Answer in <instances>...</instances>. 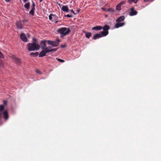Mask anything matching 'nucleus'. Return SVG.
<instances>
[{"instance_id": "f257e3e1", "label": "nucleus", "mask_w": 161, "mask_h": 161, "mask_svg": "<svg viewBox=\"0 0 161 161\" xmlns=\"http://www.w3.org/2000/svg\"><path fill=\"white\" fill-rule=\"evenodd\" d=\"M57 32L61 34L60 37L63 38L65 36L68 35L70 32V30L69 28H67L66 27H62L58 29L57 31Z\"/></svg>"}, {"instance_id": "f03ea898", "label": "nucleus", "mask_w": 161, "mask_h": 161, "mask_svg": "<svg viewBox=\"0 0 161 161\" xmlns=\"http://www.w3.org/2000/svg\"><path fill=\"white\" fill-rule=\"evenodd\" d=\"M28 50L29 51L38 50L40 48V46L36 42L29 43L27 45Z\"/></svg>"}, {"instance_id": "7ed1b4c3", "label": "nucleus", "mask_w": 161, "mask_h": 161, "mask_svg": "<svg viewBox=\"0 0 161 161\" xmlns=\"http://www.w3.org/2000/svg\"><path fill=\"white\" fill-rule=\"evenodd\" d=\"M125 19V17L124 16H120L118 19L116 20V22L117 23L115 25L114 27L115 28H117L120 27H121L125 25L124 22L120 23V22L123 21Z\"/></svg>"}, {"instance_id": "20e7f679", "label": "nucleus", "mask_w": 161, "mask_h": 161, "mask_svg": "<svg viewBox=\"0 0 161 161\" xmlns=\"http://www.w3.org/2000/svg\"><path fill=\"white\" fill-rule=\"evenodd\" d=\"M4 107L3 105H0V120L1 119L2 116H3L5 120H7L8 118V112L5 110L3 112L4 110Z\"/></svg>"}, {"instance_id": "39448f33", "label": "nucleus", "mask_w": 161, "mask_h": 161, "mask_svg": "<svg viewBox=\"0 0 161 161\" xmlns=\"http://www.w3.org/2000/svg\"><path fill=\"white\" fill-rule=\"evenodd\" d=\"M103 31L101 32V35L102 37L105 36H106L108 33V30L110 29L109 26L107 25H105L102 28Z\"/></svg>"}, {"instance_id": "423d86ee", "label": "nucleus", "mask_w": 161, "mask_h": 161, "mask_svg": "<svg viewBox=\"0 0 161 161\" xmlns=\"http://www.w3.org/2000/svg\"><path fill=\"white\" fill-rule=\"evenodd\" d=\"M60 42V41L58 39H57L56 41H53L51 40L47 41V42L48 44L52 45L53 47H57L59 43Z\"/></svg>"}, {"instance_id": "0eeeda50", "label": "nucleus", "mask_w": 161, "mask_h": 161, "mask_svg": "<svg viewBox=\"0 0 161 161\" xmlns=\"http://www.w3.org/2000/svg\"><path fill=\"white\" fill-rule=\"evenodd\" d=\"M49 18L50 20L55 23H57L59 22L57 20L58 18V17L56 15L51 14L49 16Z\"/></svg>"}, {"instance_id": "6e6552de", "label": "nucleus", "mask_w": 161, "mask_h": 161, "mask_svg": "<svg viewBox=\"0 0 161 161\" xmlns=\"http://www.w3.org/2000/svg\"><path fill=\"white\" fill-rule=\"evenodd\" d=\"M24 21H22L21 20H19L16 22L15 24L17 28L19 29H21L23 28V26L22 24V22H23Z\"/></svg>"}, {"instance_id": "1a4fd4ad", "label": "nucleus", "mask_w": 161, "mask_h": 161, "mask_svg": "<svg viewBox=\"0 0 161 161\" xmlns=\"http://www.w3.org/2000/svg\"><path fill=\"white\" fill-rule=\"evenodd\" d=\"M44 50L46 51V52L47 53L52 52V51L55 52L57 50V49L56 48H52V47L51 46H48L46 47Z\"/></svg>"}, {"instance_id": "9d476101", "label": "nucleus", "mask_w": 161, "mask_h": 161, "mask_svg": "<svg viewBox=\"0 0 161 161\" xmlns=\"http://www.w3.org/2000/svg\"><path fill=\"white\" fill-rule=\"evenodd\" d=\"M20 38L21 40L24 42H26L27 41L26 35L24 33H22L20 34Z\"/></svg>"}, {"instance_id": "9b49d317", "label": "nucleus", "mask_w": 161, "mask_h": 161, "mask_svg": "<svg viewBox=\"0 0 161 161\" xmlns=\"http://www.w3.org/2000/svg\"><path fill=\"white\" fill-rule=\"evenodd\" d=\"M47 42V41L43 40L41 41L40 42V45L42 49L44 50L46 47V42Z\"/></svg>"}, {"instance_id": "f8f14e48", "label": "nucleus", "mask_w": 161, "mask_h": 161, "mask_svg": "<svg viewBox=\"0 0 161 161\" xmlns=\"http://www.w3.org/2000/svg\"><path fill=\"white\" fill-rule=\"evenodd\" d=\"M130 13L129 14L131 16H134L136 15L137 14V12L134 9V8H131L130 9Z\"/></svg>"}, {"instance_id": "ddd939ff", "label": "nucleus", "mask_w": 161, "mask_h": 161, "mask_svg": "<svg viewBox=\"0 0 161 161\" xmlns=\"http://www.w3.org/2000/svg\"><path fill=\"white\" fill-rule=\"evenodd\" d=\"M47 53L46 52V51L45 50L43 49L39 54V56L40 57H43L45 56L46 54Z\"/></svg>"}, {"instance_id": "4468645a", "label": "nucleus", "mask_w": 161, "mask_h": 161, "mask_svg": "<svg viewBox=\"0 0 161 161\" xmlns=\"http://www.w3.org/2000/svg\"><path fill=\"white\" fill-rule=\"evenodd\" d=\"M61 9L63 11L68 12L69 11L68 7L67 5L63 6L61 8Z\"/></svg>"}, {"instance_id": "2eb2a0df", "label": "nucleus", "mask_w": 161, "mask_h": 161, "mask_svg": "<svg viewBox=\"0 0 161 161\" xmlns=\"http://www.w3.org/2000/svg\"><path fill=\"white\" fill-rule=\"evenodd\" d=\"M103 27L101 26H97L95 27H93L92 28V30H95L96 31L100 30L102 29Z\"/></svg>"}, {"instance_id": "dca6fc26", "label": "nucleus", "mask_w": 161, "mask_h": 161, "mask_svg": "<svg viewBox=\"0 0 161 161\" xmlns=\"http://www.w3.org/2000/svg\"><path fill=\"white\" fill-rule=\"evenodd\" d=\"M101 37L102 36L101 35V34H96L94 35V37L92 38V39L94 40H96Z\"/></svg>"}, {"instance_id": "f3484780", "label": "nucleus", "mask_w": 161, "mask_h": 161, "mask_svg": "<svg viewBox=\"0 0 161 161\" xmlns=\"http://www.w3.org/2000/svg\"><path fill=\"white\" fill-rule=\"evenodd\" d=\"M24 7L25 8L27 9H29L30 7V3H25L24 5Z\"/></svg>"}, {"instance_id": "a211bd4d", "label": "nucleus", "mask_w": 161, "mask_h": 161, "mask_svg": "<svg viewBox=\"0 0 161 161\" xmlns=\"http://www.w3.org/2000/svg\"><path fill=\"white\" fill-rule=\"evenodd\" d=\"M138 1V0H136V1L135 0H128V2L130 4L132 3L133 2H134L135 3H136Z\"/></svg>"}, {"instance_id": "6ab92c4d", "label": "nucleus", "mask_w": 161, "mask_h": 161, "mask_svg": "<svg viewBox=\"0 0 161 161\" xmlns=\"http://www.w3.org/2000/svg\"><path fill=\"white\" fill-rule=\"evenodd\" d=\"M121 5L119 3L116 6V9L117 10L119 11L121 9Z\"/></svg>"}, {"instance_id": "aec40b11", "label": "nucleus", "mask_w": 161, "mask_h": 161, "mask_svg": "<svg viewBox=\"0 0 161 161\" xmlns=\"http://www.w3.org/2000/svg\"><path fill=\"white\" fill-rule=\"evenodd\" d=\"M39 54L38 52H36L35 53H31L30 54V55L33 56H37Z\"/></svg>"}, {"instance_id": "412c9836", "label": "nucleus", "mask_w": 161, "mask_h": 161, "mask_svg": "<svg viewBox=\"0 0 161 161\" xmlns=\"http://www.w3.org/2000/svg\"><path fill=\"white\" fill-rule=\"evenodd\" d=\"M92 36V33L90 32L86 33V37L89 38Z\"/></svg>"}, {"instance_id": "4be33fe9", "label": "nucleus", "mask_w": 161, "mask_h": 161, "mask_svg": "<svg viewBox=\"0 0 161 161\" xmlns=\"http://www.w3.org/2000/svg\"><path fill=\"white\" fill-rule=\"evenodd\" d=\"M35 10L34 9H31V10L29 12V14L33 16L34 14Z\"/></svg>"}, {"instance_id": "5701e85b", "label": "nucleus", "mask_w": 161, "mask_h": 161, "mask_svg": "<svg viewBox=\"0 0 161 161\" xmlns=\"http://www.w3.org/2000/svg\"><path fill=\"white\" fill-rule=\"evenodd\" d=\"M107 11L109 12H114V9L112 8H109L107 9Z\"/></svg>"}, {"instance_id": "b1692460", "label": "nucleus", "mask_w": 161, "mask_h": 161, "mask_svg": "<svg viewBox=\"0 0 161 161\" xmlns=\"http://www.w3.org/2000/svg\"><path fill=\"white\" fill-rule=\"evenodd\" d=\"M15 60L16 61V62L18 64H19L20 62V60L19 59L17 58H15Z\"/></svg>"}, {"instance_id": "393cba45", "label": "nucleus", "mask_w": 161, "mask_h": 161, "mask_svg": "<svg viewBox=\"0 0 161 161\" xmlns=\"http://www.w3.org/2000/svg\"><path fill=\"white\" fill-rule=\"evenodd\" d=\"M35 4L34 3V2H32V5L31 6V8H32L31 9L35 10Z\"/></svg>"}, {"instance_id": "a878e982", "label": "nucleus", "mask_w": 161, "mask_h": 161, "mask_svg": "<svg viewBox=\"0 0 161 161\" xmlns=\"http://www.w3.org/2000/svg\"><path fill=\"white\" fill-rule=\"evenodd\" d=\"M57 59L58 60V61L60 62L64 63V60L61 59L57 58Z\"/></svg>"}, {"instance_id": "bb28decb", "label": "nucleus", "mask_w": 161, "mask_h": 161, "mask_svg": "<svg viewBox=\"0 0 161 161\" xmlns=\"http://www.w3.org/2000/svg\"><path fill=\"white\" fill-rule=\"evenodd\" d=\"M125 1H122L121 2H120L119 4L121 5V6L122 5L125 4Z\"/></svg>"}, {"instance_id": "cd10ccee", "label": "nucleus", "mask_w": 161, "mask_h": 161, "mask_svg": "<svg viewBox=\"0 0 161 161\" xmlns=\"http://www.w3.org/2000/svg\"><path fill=\"white\" fill-rule=\"evenodd\" d=\"M36 73H37V74H41V71L38 69H36Z\"/></svg>"}, {"instance_id": "c85d7f7f", "label": "nucleus", "mask_w": 161, "mask_h": 161, "mask_svg": "<svg viewBox=\"0 0 161 161\" xmlns=\"http://www.w3.org/2000/svg\"><path fill=\"white\" fill-rule=\"evenodd\" d=\"M65 17H67L69 18H71L73 17V16L69 14H67L65 15Z\"/></svg>"}, {"instance_id": "c756f323", "label": "nucleus", "mask_w": 161, "mask_h": 161, "mask_svg": "<svg viewBox=\"0 0 161 161\" xmlns=\"http://www.w3.org/2000/svg\"><path fill=\"white\" fill-rule=\"evenodd\" d=\"M153 0H143L144 2H152Z\"/></svg>"}, {"instance_id": "7c9ffc66", "label": "nucleus", "mask_w": 161, "mask_h": 161, "mask_svg": "<svg viewBox=\"0 0 161 161\" xmlns=\"http://www.w3.org/2000/svg\"><path fill=\"white\" fill-rule=\"evenodd\" d=\"M0 58H3L4 56L3 54L1 53V52L0 51Z\"/></svg>"}, {"instance_id": "2f4dec72", "label": "nucleus", "mask_w": 161, "mask_h": 161, "mask_svg": "<svg viewBox=\"0 0 161 161\" xmlns=\"http://www.w3.org/2000/svg\"><path fill=\"white\" fill-rule=\"evenodd\" d=\"M69 11L71 12L72 13H73L74 15H75L76 14L75 13V12L74 11V10L73 9L70 10Z\"/></svg>"}, {"instance_id": "473e14b6", "label": "nucleus", "mask_w": 161, "mask_h": 161, "mask_svg": "<svg viewBox=\"0 0 161 161\" xmlns=\"http://www.w3.org/2000/svg\"><path fill=\"white\" fill-rule=\"evenodd\" d=\"M101 9H102L103 11H107V9H106V8H101Z\"/></svg>"}, {"instance_id": "72a5a7b5", "label": "nucleus", "mask_w": 161, "mask_h": 161, "mask_svg": "<svg viewBox=\"0 0 161 161\" xmlns=\"http://www.w3.org/2000/svg\"><path fill=\"white\" fill-rule=\"evenodd\" d=\"M3 103L5 105H6L7 103V101H3Z\"/></svg>"}, {"instance_id": "f704fd0d", "label": "nucleus", "mask_w": 161, "mask_h": 161, "mask_svg": "<svg viewBox=\"0 0 161 161\" xmlns=\"http://www.w3.org/2000/svg\"><path fill=\"white\" fill-rule=\"evenodd\" d=\"M27 36L29 38H30V35L29 34H27Z\"/></svg>"}, {"instance_id": "c9c22d12", "label": "nucleus", "mask_w": 161, "mask_h": 161, "mask_svg": "<svg viewBox=\"0 0 161 161\" xmlns=\"http://www.w3.org/2000/svg\"><path fill=\"white\" fill-rule=\"evenodd\" d=\"M28 1V0H23V2L24 3H25L26 2H27Z\"/></svg>"}, {"instance_id": "e433bc0d", "label": "nucleus", "mask_w": 161, "mask_h": 161, "mask_svg": "<svg viewBox=\"0 0 161 161\" xmlns=\"http://www.w3.org/2000/svg\"><path fill=\"white\" fill-rule=\"evenodd\" d=\"M33 41L34 42L35 41H36V39L35 38H33Z\"/></svg>"}, {"instance_id": "4c0bfd02", "label": "nucleus", "mask_w": 161, "mask_h": 161, "mask_svg": "<svg viewBox=\"0 0 161 161\" xmlns=\"http://www.w3.org/2000/svg\"><path fill=\"white\" fill-rule=\"evenodd\" d=\"M65 45H61V47H65Z\"/></svg>"}, {"instance_id": "58836bf2", "label": "nucleus", "mask_w": 161, "mask_h": 161, "mask_svg": "<svg viewBox=\"0 0 161 161\" xmlns=\"http://www.w3.org/2000/svg\"><path fill=\"white\" fill-rule=\"evenodd\" d=\"M11 0H5V1L6 2H9Z\"/></svg>"}, {"instance_id": "ea45409f", "label": "nucleus", "mask_w": 161, "mask_h": 161, "mask_svg": "<svg viewBox=\"0 0 161 161\" xmlns=\"http://www.w3.org/2000/svg\"><path fill=\"white\" fill-rule=\"evenodd\" d=\"M80 10L79 9L77 10V12L78 13H79L80 12Z\"/></svg>"}]
</instances>
